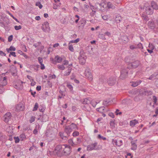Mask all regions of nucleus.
I'll return each instance as SVG.
<instances>
[{"mask_svg": "<svg viewBox=\"0 0 158 158\" xmlns=\"http://www.w3.org/2000/svg\"><path fill=\"white\" fill-rule=\"evenodd\" d=\"M63 145H59L56 147L55 149L53 151H48V155L51 156L56 155L58 156H63Z\"/></svg>", "mask_w": 158, "mask_h": 158, "instance_id": "1", "label": "nucleus"}, {"mask_svg": "<svg viewBox=\"0 0 158 158\" xmlns=\"http://www.w3.org/2000/svg\"><path fill=\"white\" fill-rule=\"evenodd\" d=\"M55 129L52 128L47 129L45 133V135L49 138H53L55 136V133L54 132Z\"/></svg>", "mask_w": 158, "mask_h": 158, "instance_id": "2", "label": "nucleus"}, {"mask_svg": "<svg viewBox=\"0 0 158 158\" xmlns=\"http://www.w3.org/2000/svg\"><path fill=\"white\" fill-rule=\"evenodd\" d=\"M63 156H68L69 155L71 152V148L67 144L63 145Z\"/></svg>", "mask_w": 158, "mask_h": 158, "instance_id": "3", "label": "nucleus"}, {"mask_svg": "<svg viewBox=\"0 0 158 158\" xmlns=\"http://www.w3.org/2000/svg\"><path fill=\"white\" fill-rule=\"evenodd\" d=\"M129 68L128 67L122 68L121 71V74L120 78L122 79H123L127 76Z\"/></svg>", "mask_w": 158, "mask_h": 158, "instance_id": "4", "label": "nucleus"}, {"mask_svg": "<svg viewBox=\"0 0 158 158\" xmlns=\"http://www.w3.org/2000/svg\"><path fill=\"white\" fill-rule=\"evenodd\" d=\"M86 56L83 53H80V55L78 57L79 63L82 65H84L86 62Z\"/></svg>", "mask_w": 158, "mask_h": 158, "instance_id": "5", "label": "nucleus"}, {"mask_svg": "<svg viewBox=\"0 0 158 158\" xmlns=\"http://www.w3.org/2000/svg\"><path fill=\"white\" fill-rule=\"evenodd\" d=\"M42 28L44 31L45 32H48L50 31L49 23L47 22H44L42 25Z\"/></svg>", "mask_w": 158, "mask_h": 158, "instance_id": "6", "label": "nucleus"}, {"mask_svg": "<svg viewBox=\"0 0 158 158\" xmlns=\"http://www.w3.org/2000/svg\"><path fill=\"white\" fill-rule=\"evenodd\" d=\"M98 143L95 142L89 145L87 147V150L89 151H91L93 150H96L98 149L97 146Z\"/></svg>", "mask_w": 158, "mask_h": 158, "instance_id": "7", "label": "nucleus"}, {"mask_svg": "<svg viewBox=\"0 0 158 158\" xmlns=\"http://www.w3.org/2000/svg\"><path fill=\"white\" fill-rule=\"evenodd\" d=\"M84 74L88 80L90 81L92 80L93 76L91 73V70L89 68H87L85 70Z\"/></svg>", "mask_w": 158, "mask_h": 158, "instance_id": "8", "label": "nucleus"}, {"mask_svg": "<svg viewBox=\"0 0 158 158\" xmlns=\"http://www.w3.org/2000/svg\"><path fill=\"white\" fill-rule=\"evenodd\" d=\"M50 60L53 64H56V63H61L62 60V58L61 57L57 55L55 56L54 59L51 58Z\"/></svg>", "mask_w": 158, "mask_h": 158, "instance_id": "9", "label": "nucleus"}, {"mask_svg": "<svg viewBox=\"0 0 158 158\" xmlns=\"http://www.w3.org/2000/svg\"><path fill=\"white\" fill-rule=\"evenodd\" d=\"M116 77H111L109 78L107 83L108 85L112 86L114 85L116 82Z\"/></svg>", "mask_w": 158, "mask_h": 158, "instance_id": "10", "label": "nucleus"}, {"mask_svg": "<svg viewBox=\"0 0 158 158\" xmlns=\"http://www.w3.org/2000/svg\"><path fill=\"white\" fill-rule=\"evenodd\" d=\"M11 117L12 116L10 113H7L4 116V120L5 122L6 123H8L11 119Z\"/></svg>", "mask_w": 158, "mask_h": 158, "instance_id": "11", "label": "nucleus"}, {"mask_svg": "<svg viewBox=\"0 0 158 158\" xmlns=\"http://www.w3.org/2000/svg\"><path fill=\"white\" fill-rule=\"evenodd\" d=\"M140 62L138 60L135 61L129 64V66H131L133 68H137Z\"/></svg>", "mask_w": 158, "mask_h": 158, "instance_id": "12", "label": "nucleus"}, {"mask_svg": "<svg viewBox=\"0 0 158 158\" xmlns=\"http://www.w3.org/2000/svg\"><path fill=\"white\" fill-rule=\"evenodd\" d=\"M113 142L114 144L118 147L121 146L123 144L122 140L119 139L113 140Z\"/></svg>", "mask_w": 158, "mask_h": 158, "instance_id": "13", "label": "nucleus"}, {"mask_svg": "<svg viewBox=\"0 0 158 158\" xmlns=\"http://www.w3.org/2000/svg\"><path fill=\"white\" fill-rule=\"evenodd\" d=\"M7 84L6 78L4 77L3 79H1L0 81V87H3L6 85Z\"/></svg>", "mask_w": 158, "mask_h": 158, "instance_id": "14", "label": "nucleus"}, {"mask_svg": "<svg viewBox=\"0 0 158 158\" xmlns=\"http://www.w3.org/2000/svg\"><path fill=\"white\" fill-rule=\"evenodd\" d=\"M146 12L148 15H152L153 13V9L152 8L151 6H148L146 8Z\"/></svg>", "mask_w": 158, "mask_h": 158, "instance_id": "15", "label": "nucleus"}, {"mask_svg": "<svg viewBox=\"0 0 158 158\" xmlns=\"http://www.w3.org/2000/svg\"><path fill=\"white\" fill-rule=\"evenodd\" d=\"M15 108L17 111H21L23 109L24 106L22 103H19L16 106Z\"/></svg>", "mask_w": 158, "mask_h": 158, "instance_id": "16", "label": "nucleus"}, {"mask_svg": "<svg viewBox=\"0 0 158 158\" xmlns=\"http://www.w3.org/2000/svg\"><path fill=\"white\" fill-rule=\"evenodd\" d=\"M64 131V132L67 134V135L68 136H69L70 135V133L72 131L71 129L68 126H66L65 127Z\"/></svg>", "mask_w": 158, "mask_h": 158, "instance_id": "17", "label": "nucleus"}, {"mask_svg": "<svg viewBox=\"0 0 158 158\" xmlns=\"http://www.w3.org/2000/svg\"><path fill=\"white\" fill-rule=\"evenodd\" d=\"M104 4L103 3H99L98 2L96 3L95 4V8H98L99 10L101 9L102 7L103 8L104 7Z\"/></svg>", "mask_w": 158, "mask_h": 158, "instance_id": "18", "label": "nucleus"}, {"mask_svg": "<svg viewBox=\"0 0 158 158\" xmlns=\"http://www.w3.org/2000/svg\"><path fill=\"white\" fill-rule=\"evenodd\" d=\"M73 131V130H76L77 129L76 125L73 123H72L70 125L68 126Z\"/></svg>", "mask_w": 158, "mask_h": 158, "instance_id": "19", "label": "nucleus"}, {"mask_svg": "<svg viewBox=\"0 0 158 158\" xmlns=\"http://www.w3.org/2000/svg\"><path fill=\"white\" fill-rule=\"evenodd\" d=\"M138 123V121L136 119H134L130 121V124L132 127H133L137 124Z\"/></svg>", "mask_w": 158, "mask_h": 158, "instance_id": "20", "label": "nucleus"}, {"mask_svg": "<svg viewBox=\"0 0 158 158\" xmlns=\"http://www.w3.org/2000/svg\"><path fill=\"white\" fill-rule=\"evenodd\" d=\"M151 7L153 9L156 10L158 9V5L154 1H152L151 3Z\"/></svg>", "mask_w": 158, "mask_h": 158, "instance_id": "21", "label": "nucleus"}, {"mask_svg": "<svg viewBox=\"0 0 158 158\" xmlns=\"http://www.w3.org/2000/svg\"><path fill=\"white\" fill-rule=\"evenodd\" d=\"M142 82L141 80H139L136 81H132V85L134 87H136L139 85Z\"/></svg>", "mask_w": 158, "mask_h": 158, "instance_id": "22", "label": "nucleus"}, {"mask_svg": "<svg viewBox=\"0 0 158 158\" xmlns=\"http://www.w3.org/2000/svg\"><path fill=\"white\" fill-rule=\"evenodd\" d=\"M131 149L133 150H136L137 148V146L136 144V142L135 141H132L131 142Z\"/></svg>", "mask_w": 158, "mask_h": 158, "instance_id": "23", "label": "nucleus"}, {"mask_svg": "<svg viewBox=\"0 0 158 158\" xmlns=\"http://www.w3.org/2000/svg\"><path fill=\"white\" fill-rule=\"evenodd\" d=\"M91 99L89 98H86L84 99L83 103L85 104H89L91 103Z\"/></svg>", "mask_w": 158, "mask_h": 158, "instance_id": "24", "label": "nucleus"}, {"mask_svg": "<svg viewBox=\"0 0 158 158\" xmlns=\"http://www.w3.org/2000/svg\"><path fill=\"white\" fill-rule=\"evenodd\" d=\"M71 70L72 68L70 67H69L67 71H66L64 73V76H67L69 75L71 72Z\"/></svg>", "mask_w": 158, "mask_h": 158, "instance_id": "25", "label": "nucleus"}, {"mask_svg": "<svg viewBox=\"0 0 158 158\" xmlns=\"http://www.w3.org/2000/svg\"><path fill=\"white\" fill-rule=\"evenodd\" d=\"M16 50V48L12 46H10L9 48L6 49V50L8 53L10 52V51H15Z\"/></svg>", "mask_w": 158, "mask_h": 158, "instance_id": "26", "label": "nucleus"}, {"mask_svg": "<svg viewBox=\"0 0 158 158\" xmlns=\"http://www.w3.org/2000/svg\"><path fill=\"white\" fill-rule=\"evenodd\" d=\"M59 135L62 139L65 140L67 139V137L64 135V133L62 132H60L59 133Z\"/></svg>", "mask_w": 158, "mask_h": 158, "instance_id": "27", "label": "nucleus"}, {"mask_svg": "<svg viewBox=\"0 0 158 158\" xmlns=\"http://www.w3.org/2000/svg\"><path fill=\"white\" fill-rule=\"evenodd\" d=\"M107 6L109 8L114 9L115 8V6L113 5L111 3L108 2L107 3Z\"/></svg>", "mask_w": 158, "mask_h": 158, "instance_id": "28", "label": "nucleus"}, {"mask_svg": "<svg viewBox=\"0 0 158 158\" xmlns=\"http://www.w3.org/2000/svg\"><path fill=\"white\" fill-rule=\"evenodd\" d=\"M110 15H105L102 16V18L105 20H107L110 18Z\"/></svg>", "mask_w": 158, "mask_h": 158, "instance_id": "29", "label": "nucleus"}, {"mask_svg": "<svg viewBox=\"0 0 158 158\" xmlns=\"http://www.w3.org/2000/svg\"><path fill=\"white\" fill-rule=\"evenodd\" d=\"M105 108L104 107L102 106L98 108H97V110L101 113H102L103 112V111L104 110Z\"/></svg>", "mask_w": 158, "mask_h": 158, "instance_id": "30", "label": "nucleus"}, {"mask_svg": "<svg viewBox=\"0 0 158 158\" xmlns=\"http://www.w3.org/2000/svg\"><path fill=\"white\" fill-rule=\"evenodd\" d=\"M19 138L21 141H23L26 139V136L24 134H22L19 135Z\"/></svg>", "mask_w": 158, "mask_h": 158, "instance_id": "31", "label": "nucleus"}, {"mask_svg": "<svg viewBox=\"0 0 158 158\" xmlns=\"http://www.w3.org/2000/svg\"><path fill=\"white\" fill-rule=\"evenodd\" d=\"M6 136L0 132V141H2L6 138Z\"/></svg>", "mask_w": 158, "mask_h": 158, "instance_id": "32", "label": "nucleus"}, {"mask_svg": "<svg viewBox=\"0 0 158 158\" xmlns=\"http://www.w3.org/2000/svg\"><path fill=\"white\" fill-rule=\"evenodd\" d=\"M100 101L98 102H97L94 101H91V103H90L92 105L93 107H95L96 106V105Z\"/></svg>", "mask_w": 158, "mask_h": 158, "instance_id": "33", "label": "nucleus"}, {"mask_svg": "<svg viewBox=\"0 0 158 158\" xmlns=\"http://www.w3.org/2000/svg\"><path fill=\"white\" fill-rule=\"evenodd\" d=\"M60 3H54L53 4V8L54 9H56L60 7Z\"/></svg>", "mask_w": 158, "mask_h": 158, "instance_id": "34", "label": "nucleus"}, {"mask_svg": "<svg viewBox=\"0 0 158 158\" xmlns=\"http://www.w3.org/2000/svg\"><path fill=\"white\" fill-rule=\"evenodd\" d=\"M90 8L91 9L92 11L93 12H94V13H95L96 12V9H98V8H95V6H92V5L90 6Z\"/></svg>", "mask_w": 158, "mask_h": 158, "instance_id": "35", "label": "nucleus"}, {"mask_svg": "<svg viewBox=\"0 0 158 158\" xmlns=\"http://www.w3.org/2000/svg\"><path fill=\"white\" fill-rule=\"evenodd\" d=\"M57 67L59 69L62 70H64L65 69V67L63 65L59 64L57 65Z\"/></svg>", "mask_w": 158, "mask_h": 158, "instance_id": "36", "label": "nucleus"}, {"mask_svg": "<svg viewBox=\"0 0 158 158\" xmlns=\"http://www.w3.org/2000/svg\"><path fill=\"white\" fill-rule=\"evenodd\" d=\"M68 143L70 145L73 146H74L75 145L72 139H70L68 140Z\"/></svg>", "mask_w": 158, "mask_h": 158, "instance_id": "37", "label": "nucleus"}, {"mask_svg": "<svg viewBox=\"0 0 158 158\" xmlns=\"http://www.w3.org/2000/svg\"><path fill=\"white\" fill-rule=\"evenodd\" d=\"M39 107L38 104L37 103H36L35 104L33 108V111H35L37 110Z\"/></svg>", "mask_w": 158, "mask_h": 158, "instance_id": "38", "label": "nucleus"}, {"mask_svg": "<svg viewBox=\"0 0 158 158\" xmlns=\"http://www.w3.org/2000/svg\"><path fill=\"white\" fill-rule=\"evenodd\" d=\"M67 86L70 90L71 92H72L73 91V87L71 85L69 84H67Z\"/></svg>", "mask_w": 158, "mask_h": 158, "instance_id": "39", "label": "nucleus"}, {"mask_svg": "<svg viewBox=\"0 0 158 158\" xmlns=\"http://www.w3.org/2000/svg\"><path fill=\"white\" fill-rule=\"evenodd\" d=\"M35 5L36 6H38L40 9H41L43 7L42 5L41 4V3L39 2H37L36 3Z\"/></svg>", "mask_w": 158, "mask_h": 158, "instance_id": "40", "label": "nucleus"}, {"mask_svg": "<svg viewBox=\"0 0 158 158\" xmlns=\"http://www.w3.org/2000/svg\"><path fill=\"white\" fill-rule=\"evenodd\" d=\"M109 102H110L108 100H105L103 102V104L104 106H107L109 105Z\"/></svg>", "mask_w": 158, "mask_h": 158, "instance_id": "41", "label": "nucleus"}, {"mask_svg": "<svg viewBox=\"0 0 158 158\" xmlns=\"http://www.w3.org/2000/svg\"><path fill=\"white\" fill-rule=\"evenodd\" d=\"M110 125L112 128H114L115 127L114 122L113 120L110 121Z\"/></svg>", "mask_w": 158, "mask_h": 158, "instance_id": "42", "label": "nucleus"}, {"mask_svg": "<svg viewBox=\"0 0 158 158\" xmlns=\"http://www.w3.org/2000/svg\"><path fill=\"white\" fill-rule=\"evenodd\" d=\"M14 139L15 140V142L16 143H19L20 140V139L19 137H14Z\"/></svg>", "mask_w": 158, "mask_h": 158, "instance_id": "43", "label": "nucleus"}, {"mask_svg": "<svg viewBox=\"0 0 158 158\" xmlns=\"http://www.w3.org/2000/svg\"><path fill=\"white\" fill-rule=\"evenodd\" d=\"M9 52L10 53V54L9 55V57H10L11 56H12L14 57H16V56L15 52Z\"/></svg>", "mask_w": 158, "mask_h": 158, "instance_id": "44", "label": "nucleus"}, {"mask_svg": "<svg viewBox=\"0 0 158 158\" xmlns=\"http://www.w3.org/2000/svg\"><path fill=\"white\" fill-rule=\"evenodd\" d=\"M45 109V107L42 106H40L39 108V110L40 112H43Z\"/></svg>", "mask_w": 158, "mask_h": 158, "instance_id": "45", "label": "nucleus"}, {"mask_svg": "<svg viewBox=\"0 0 158 158\" xmlns=\"http://www.w3.org/2000/svg\"><path fill=\"white\" fill-rule=\"evenodd\" d=\"M79 135V133L78 131H74L73 133V137H76V136H77Z\"/></svg>", "mask_w": 158, "mask_h": 158, "instance_id": "46", "label": "nucleus"}, {"mask_svg": "<svg viewBox=\"0 0 158 158\" xmlns=\"http://www.w3.org/2000/svg\"><path fill=\"white\" fill-rule=\"evenodd\" d=\"M148 47L150 49L152 50H153L155 48V47L153 45L150 43H149Z\"/></svg>", "mask_w": 158, "mask_h": 158, "instance_id": "47", "label": "nucleus"}, {"mask_svg": "<svg viewBox=\"0 0 158 158\" xmlns=\"http://www.w3.org/2000/svg\"><path fill=\"white\" fill-rule=\"evenodd\" d=\"M69 50L71 52H73L74 51L73 46L72 45H69Z\"/></svg>", "mask_w": 158, "mask_h": 158, "instance_id": "48", "label": "nucleus"}, {"mask_svg": "<svg viewBox=\"0 0 158 158\" xmlns=\"http://www.w3.org/2000/svg\"><path fill=\"white\" fill-rule=\"evenodd\" d=\"M38 60L39 63L40 64L43 63V58L41 57H39L38 58Z\"/></svg>", "mask_w": 158, "mask_h": 158, "instance_id": "49", "label": "nucleus"}, {"mask_svg": "<svg viewBox=\"0 0 158 158\" xmlns=\"http://www.w3.org/2000/svg\"><path fill=\"white\" fill-rule=\"evenodd\" d=\"M22 28V27L20 25H19V26H15V30H18L20 29H21Z\"/></svg>", "mask_w": 158, "mask_h": 158, "instance_id": "50", "label": "nucleus"}, {"mask_svg": "<svg viewBox=\"0 0 158 158\" xmlns=\"http://www.w3.org/2000/svg\"><path fill=\"white\" fill-rule=\"evenodd\" d=\"M98 138L100 139H102L104 140H106V137L102 136L100 134L98 135Z\"/></svg>", "mask_w": 158, "mask_h": 158, "instance_id": "51", "label": "nucleus"}, {"mask_svg": "<svg viewBox=\"0 0 158 158\" xmlns=\"http://www.w3.org/2000/svg\"><path fill=\"white\" fill-rule=\"evenodd\" d=\"M99 37L100 38H101L103 40L106 39L104 34H100L99 35Z\"/></svg>", "mask_w": 158, "mask_h": 158, "instance_id": "52", "label": "nucleus"}, {"mask_svg": "<svg viewBox=\"0 0 158 158\" xmlns=\"http://www.w3.org/2000/svg\"><path fill=\"white\" fill-rule=\"evenodd\" d=\"M137 47L141 49L143 48L142 44L141 43H139L137 45Z\"/></svg>", "mask_w": 158, "mask_h": 158, "instance_id": "53", "label": "nucleus"}, {"mask_svg": "<svg viewBox=\"0 0 158 158\" xmlns=\"http://www.w3.org/2000/svg\"><path fill=\"white\" fill-rule=\"evenodd\" d=\"M79 16L77 15H75V18H77V19L75 20V23H77L78 22L79 19Z\"/></svg>", "mask_w": 158, "mask_h": 158, "instance_id": "54", "label": "nucleus"}, {"mask_svg": "<svg viewBox=\"0 0 158 158\" xmlns=\"http://www.w3.org/2000/svg\"><path fill=\"white\" fill-rule=\"evenodd\" d=\"M153 102H154V104H156L157 102V100L156 97L155 96H154L153 97Z\"/></svg>", "mask_w": 158, "mask_h": 158, "instance_id": "55", "label": "nucleus"}, {"mask_svg": "<svg viewBox=\"0 0 158 158\" xmlns=\"http://www.w3.org/2000/svg\"><path fill=\"white\" fill-rule=\"evenodd\" d=\"M69 64V61L66 60H64L63 61V65H67Z\"/></svg>", "mask_w": 158, "mask_h": 158, "instance_id": "56", "label": "nucleus"}, {"mask_svg": "<svg viewBox=\"0 0 158 158\" xmlns=\"http://www.w3.org/2000/svg\"><path fill=\"white\" fill-rule=\"evenodd\" d=\"M48 77L51 78L52 79H55L56 78V76L55 74L51 75L50 74L48 76Z\"/></svg>", "mask_w": 158, "mask_h": 158, "instance_id": "57", "label": "nucleus"}, {"mask_svg": "<svg viewBox=\"0 0 158 158\" xmlns=\"http://www.w3.org/2000/svg\"><path fill=\"white\" fill-rule=\"evenodd\" d=\"M13 35H11L8 37V41L9 42H11L13 40Z\"/></svg>", "mask_w": 158, "mask_h": 158, "instance_id": "58", "label": "nucleus"}, {"mask_svg": "<svg viewBox=\"0 0 158 158\" xmlns=\"http://www.w3.org/2000/svg\"><path fill=\"white\" fill-rule=\"evenodd\" d=\"M150 80H153L155 79V77L154 75H151L148 78Z\"/></svg>", "mask_w": 158, "mask_h": 158, "instance_id": "59", "label": "nucleus"}, {"mask_svg": "<svg viewBox=\"0 0 158 158\" xmlns=\"http://www.w3.org/2000/svg\"><path fill=\"white\" fill-rule=\"evenodd\" d=\"M59 92L60 94L62 96L64 97L65 96V93L64 91L61 90H60Z\"/></svg>", "mask_w": 158, "mask_h": 158, "instance_id": "60", "label": "nucleus"}, {"mask_svg": "<svg viewBox=\"0 0 158 158\" xmlns=\"http://www.w3.org/2000/svg\"><path fill=\"white\" fill-rule=\"evenodd\" d=\"M40 64V69L42 70L44 69L45 68V66L44 64L43 63Z\"/></svg>", "mask_w": 158, "mask_h": 158, "instance_id": "61", "label": "nucleus"}, {"mask_svg": "<svg viewBox=\"0 0 158 158\" xmlns=\"http://www.w3.org/2000/svg\"><path fill=\"white\" fill-rule=\"evenodd\" d=\"M0 55L2 56H5L6 54L3 51H0Z\"/></svg>", "mask_w": 158, "mask_h": 158, "instance_id": "62", "label": "nucleus"}, {"mask_svg": "<svg viewBox=\"0 0 158 158\" xmlns=\"http://www.w3.org/2000/svg\"><path fill=\"white\" fill-rule=\"evenodd\" d=\"M130 48L131 49L133 50L136 49L137 48V47L134 45H131L130 46Z\"/></svg>", "mask_w": 158, "mask_h": 158, "instance_id": "63", "label": "nucleus"}, {"mask_svg": "<svg viewBox=\"0 0 158 158\" xmlns=\"http://www.w3.org/2000/svg\"><path fill=\"white\" fill-rule=\"evenodd\" d=\"M109 115L112 118H114V114L112 113H110L109 114Z\"/></svg>", "mask_w": 158, "mask_h": 158, "instance_id": "64", "label": "nucleus"}]
</instances>
